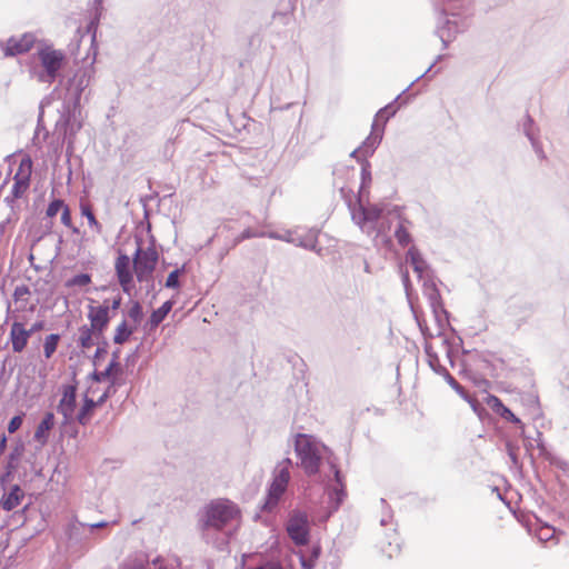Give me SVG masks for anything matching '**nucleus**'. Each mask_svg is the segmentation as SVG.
<instances>
[{
  "instance_id": "nucleus-15",
  "label": "nucleus",
  "mask_w": 569,
  "mask_h": 569,
  "mask_svg": "<svg viewBox=\"0 0 569 569\" xmlns=\"http://www.w3.org/2000/svg\"><path fill=\"white\" fill-rule=\"evenodd\" d=\"M36 42V36L32 33H24L21 37H11L6 43L0 41V47L3 49L6 57H14L28 52Z\"/></svg>"
},
{
  "instance_id": "nucleus-47",
  "label": "nucleus",
  "mask_w": 569,
  "mask_h": 569,
  "mask_svg": "<svg viewBox=\"0 0 569 569\" xmlns=\"http://www.w3.org/2000/svg\"><path fill=\"white\" fill-rule=\"evenodd\" d=\"M29 293H30V290L27 286H24V284L17 286L13 291V298L16 301H19V300L23 299L26 296H28Z\"/></svg>"
},
{
  "instance_id": "nucleus-37",
  "label": "nucleus",
  "mask_w": 569,
  "mask_h": 569,
  "mask_svg": "<svg viewBox=\"0 0 569 569\" xmlns=\"http://www.w3.org/2000/svg\"><path fill=\"white\" fill-rule=\"evenodd\" d=\"M555 535L556 529L547 523L541 525L536 531V536L541 542H548L553 540Z\"/></svg>"
},
{
  "instance_id": "nucleus-13",
  "label": "nucleus",
  "mask_w": 569,
  "mask_h": 569,
  "mask_svg": "<svg viewBox=\"0 0 569 569\" xmlns=\"http://www.w3.org/2000/svg\"><path fill=\"white\" fill-rule=\"evenodd\" d=\"M331 470L333 472V483L328 486L327 493L329 498V508L330 511H337L340 505L343 502L346 498V486L343 482L342 475L340 470L337 468L335 463H330Z\"/></svg>"
},
{
  "instance_id": "nucleus-11",
  "label": "nucleus",
  "mask_w": 569,
  "mask_h": 569,
  "mask_svg": "<svg viewBox=\"0 0 569 569\" xmlns=\"http://www.w3.org/2000/svg\"><path fill=\"white\" fill-rule=\"evenodd\" d=\"M62 397L57 406V411L63 417V425L74 420L77 406V381L61 387Z\"/></svg>"
},
{
  "instance_id": "nucleus-48",
  "label": "nucleus",
  "mask_w": 569,
  "mask_h": 569,
  "mask_svg": "<svg viewBox=\"0 0 569 569\" xmlns=\"http://www.w3.org/2000/svg\"><path fill=\"white\" fill-rule=\"evenodd\" d=\"M90 378L96 381V382H102L107 379H110L111 376L109 375V370H102V371H93L91 375H90Z\"/></svg>"
},
{
  "instance_id": "nucleus-2",
  "label": "nucleus",
  "mask_w": 569,
  "mask_h": 569,
  "mask_svg": "<svg viewBox=\"0 0 569 569\" xmlns=\"http://www.w3.org/2000/svg\"><path fill=\"white\" fill-rule=\"evenodd\" d=\"M91 80V72L88 69H79L66 82L61 81L64 89L63 102L59 109V118L56 121L54 134L63 140L73 137L81 128L78 119V107L81 94L88 88Z\"/></svg>"
},
{
  "instance_id": "nucleus-61",
  "label": "nucleus",
  "mask_w": 569,
  "mask_h": 569,
  "mask_svg": "<svg viewBox=\"0 0 569 569\" xmlns=\"http://www.w3.org/2000/svg\"><path fill=\"white\" fill-rule=\"evenodd\" d=\"M381 526H387L388 523V520L386 518H382L381 521H380Z\"/></svg>"
},
{
  "instance_id": "nucleus-42",
  "label": "nucleus",
  "mask_w": 569,
  "mask_h": 569,
  "mask_svg": "<svg viewBox=\"0 0 569 569\" xmlns=\"http://www.w3.org/2000/svg\"><path fill=\"white\" fill-rule=\"evenodd\" d=\"M64 203L61 199H54L52 200L46 211L47 217L52 218L54 217L61 209L63 210Z\"/></svg>"
},
{
  "instance_id": "nucleus-29",
  "label": "nucleus",
  "mask_w": 569,
  "mask_h": 569,
  "mask_svg": "<svg viewBox=\"0 0 569 569\" xmlns=\"http://www.w3.org/2000/svg\"><path fill=\"white\" fill-rule=\"evenodd\" d=\"M523 132L527 136V138L529 139L535 152L537 153V156L539 158H545V154H543V151H542V147L541 144L539 143L536 134H535V130H533V122H532V119L527 116L526 117V121L523 123Z\"/></svg>"
},
{
  "instance_id": "nucleus-36",
  "label": "nucleus",
  "mask_w": 569,
  "mask_h": 569,
  "mask_svg": "<svg viewBox=\"0 0 569 569\" xmlns=\"http://www.w3.org/2000/svg\"><path fill=\"white\" fill-rule=\"evenodd\" d=\"M408 223H409L408 220H407V222H402L401 224H399L397 222V228L393 231L396 239L398 240L399 244L402 247L409 244L411 241L410 233H409L408 227H407Z\"/></svg>"
},
{
  "instance_id": "nucleus-55",
  "label": "nucleus",
  "mask_w": 569,
  "mask_h": 569,
  "mask_svg": "<svg viewBox=\"0 0 569 569\" xmlns=\"http://www.w3.org/2000/svg\"><path fill=\"white\" fill-rule=\"evenodd\" d=\"M106 353H107L106 347H98L93 355V361L96 362L97 360L103 358Z\"/></svg>"
},
{
  "instance_id": "nucleus-10",
  "label": "nucleus",
  "mask_w": 569,
  "mask_h": 569,
  "mask_svg": "<svg viewBox=\"0 0 569 569\" xmlns=\"http://www.w3.org/2000/svg\"><path fill=\"white\" fill-rule=\"evenodd\" d=\"M287 532L297 546H303L309 538V519L302 511H293L287 522Z\"/></svg>"
},
{
  "instance_id": "nucleus-51",
  "label": "nucleus",
  "mask_w": 569,
  "mask_h": 569,
  "mask_svg": "<svg viewBox=\"0 0 569 569\" xmlns=\"http://www.w3.org/2000/svg\"><path fill=\"white\" fill-rule=\"evenodd\" d=\"M44 328H46V322L43 320H38V321L33 322L31 325V327L29 329H27V331L31 336L36 332L42 331Z\"/></svg>"
},
{
  "instance_id": "nucleus-25",
  "label": "nucleus",
  "mask_w": 569,
  "mask_h": 569,
  "mask_svg": "<svg viewBox=\"0 0 569 569\" xmlns=\"http://www.w3.org/2000/svg\"><path fill=\"white\" fill-rule=\"evenodd\" d=\"M488 405L492 408V410L496 413H498L505 420L510 421L520 428L523 427L521 420L518 417H516L515 413L509 408H507L498 397L491 396L488 401Z\"/></svg>"
},
{
  "instance_id": "nucleus-63",
  "label": "nucleus",
  "mask_w": 569,
  "mask_h": 569,
  "mask_svg": "<svg viewBox=\"0 0 569 569\" xmlns=\"http://www.w3.org/2000/svg\"><path fill=\"white\" fill-rule=\"evenodd\" d=\"M56 91H57V92H60V89H59V88H56ZM58 94H59V97H62V96H61V93H58Z\"/></svg>"
},
{
  "instance_id": "nucleus-56",
  "label": "nucleus",
  "mask_w": 569,
  "mask_h": 569,
  "mask_svg": "<svg viewBox=\"0 0 569 569\" xmlns=\"http://www.w3.org/2000/svg\"><path fill=\"white\" fill-rule=\"evenodd\" d=\"M40 132H41V116L39 117L37 130H36L34 137H33L34 144L40 143Z\"/></svg>"
},
{
  "instance_id": "nucleus-27",
  "label": "nucleus",
  "mask_w": 569,
  "mask_h": 569,
  "mask_svg": "<svg viewBox=\"0 0 569 569\" xmlns=\"http://www.w3.org/2000/svg\"><path fill=\"white\" fill-rule=\"evenodd\" d=\"M321 549L319 546H312L308 551H299L295 553L303 569H313Z\"/></svg>"
},
{
  "instance_id": "nucleus-53",
  "label": "nucleus",
  "mask_w": 569,
  "mask_h": 569,
  "mask_svg": "<svg viewBox=\"0 0 569 569\" xmlns=\"http://www.w3.org/2000/svg\"><path fill=\"white\" fill-rule=\"evenodd\" d=\"M153 569H168V566L164 565V561L161 557H157L152 560Z\"/></svg>"
},
{
  "instance_id": "nucleus-39",
  "label": "nucleus",
  "mask_w": 569,
  "mask_h": 569,
  "mask_svg": "<svg viewBox=\"0 0 569 569\" xmlns=\"http://www.w3.org/2000/svg\"><path fill=\"white\" fill-rule=\"evenodd\" d=\"M128 317L136 323H140L143 317L142 307L138 301H134L128 310Z\"/></svg>"
},
{
  "instance_id": "nucleus-20",
  "label": "nucleus",
  "mask_w": 569,
  "mask_h": 569,
  "mask_svg": "<svg viewBox=\"0 0 569 569\" xmlns=\"http://www.w3.org/2000/svg\"><path fill=\"white\" fill-rule=\"evenodd\" d=\"M292 244L305 248L307 250L318 251L317 243L319 231L317 229H309L302 232L296 230L292 231Z\"/></svg>"
},
{
  "instance_id": "nucleus-57",
  "label": "nucleus",
  "mask_w": 569,
  "mask_h": 569,
  "mask_svg": "<svg viewBox=\"0 0 569 569\" xmlns=\"http://www.w3.org/2000/svg\"><path fill=\"white\" fill-rule=\"evenodd\" d=\"M256 238V232L251 231L250 229H246L239 237V240Z\"/></svg>"
},
{
  "instance_id": "nucleus-4",
  "label": "nucleus",
  "mask_w": 569,
  "mask_h": 569,
  "mask_svg": "<svg viewBox=\"0 0 569 569\" xmlns=\"http://www.w3.org/2000/svg\"><path fill=\"white\" fill-rule=\"evenodd\" d=\"M473 16L472 0H441V13L437 22V34L447 47L458 33L465 32Z\"/></svg>"
},
{
  "instance_id": "nucleus-50",
  "label": "nucleus",
  "mask_w": 569,
  "mask_h": 569,
  "mask_svg": "<svg viewBox=\"0 0 569 569\" xmlns=\"http://www.w3.org/2000/svg\"><path fill=\"white\" fill-rule=\"evenodd\" d=\"M447 382L458 392H462L463 388L458 383V381L448 372V370L442 373Z\"/></svg>"
},
{
  "instance_id": "nucleus-23",
  "label": "nucleus",
  "mask_w": 569,
  "mask_h": 569,
  "mask_svg": "<svg viewBox=\"0 0 569 569\" xmlns=\"http://www.w3.org/2000/svg\"><path fill=\"white\" fill-rule=\"evenodd\" d=\"M353 158H356L358 161L361 162V183H360V190H359V200L353 206L358 207L359 203H361V199L365 196V193L368 192V189L371 184L372 177H371V170H370V163L367 161L368 157H362L360 153L356 154Z\"/></svg>"
},
{
  "instance_id": "nucleus-59",
  "label": "nucleus",
  "mask_w": 569,
  "mask_h": 569,
  "mask_svg": "<svg viewBox=\"0 0 569 569\" xmlns=\"http://www.w3.org/2000/svg\"><path fill=\"white\" fill-rule=\"evenodd\" d=\"M408 280H409V279H408V274H407V273H406V274H403V283H405L406 288H408V284H407V283H408Z\"/></svg>"
},
{
  "instance_id": "nucleus-16",
  "label": "nucleus",
  "mask_w": 569,
  "mask_h": 569,
  "mask_svg": "<svg viewBox=\"0 0 569 569\" xmlns=\"http://www.w3.org/2000/svg\"><path fill=\"white\" fill-rule=\"evenodd\" d=\"M423 295L427 297L430 308L432 309L433 316L438 322L441 321L442 316H447L445 310L440 292L433 281V278L426 279L422 281Z\"/></svg>"
},
{
  "instance_id": "nucleus-38",
  "label": "nucleus",
  "mask_w": 569,
  "mask_h": 569,
  "mask_svg": "<svg viewBox=\"0 0 569 569\" xmlns=\"http://www.w3.org/2000/svg\"><path fill=\"white\" fill-rule=\"evenodd\" d=\"M91 282V276L89 273H79L68 279L66 286L71 287H84Z\"/></svg>"
},
{
  "instance_id": "nucleus-3",
  "label": "nucleus",
  "mask_w": 569,
  "mask_h": 569,
  "mask_svg": "<svg viewBox=\"0 0 569 569\" xmlns=\"http://www.w3.org/2000/svg\"><path fill=\"white\" fill-rule=\"evenodd\" d=\"M348 206L352 221L368 234L377 232V234L389 238V234L397 228V222L399 224L407 222L402 218L401 210L396 206L379 207L378 204L363 206L359 203L356 207L351 206V202Z\"/></svg>"
},
{
  "instance_id": "nucleus-54",
  "label": "nucleus",
  "mask_w": 569,
  "mask_h": 569,
  "mask_svg": "<svg viewBox=\"0 0 569 569\" xmlns=\"http://www.w3.org/2000/svg\"><path fill=\"white\" fill-rule=\"evenodd\" d=\"M109 306H110V311H117L121 306V297L117 296L116 298H113V300L111 302L109 301Z\"/></svg>"
},
{
  "instance_id": "nucleus-34",
  "label": "nucleus",
  "mask_w": 569,
  "mask_h": 569,
  "mask_svg": "<svg viewBox=\"0 0 569 569\" xmlns=\"http://www.w3.org/2000/svg\"><path fill=\"white\" fill-rule=\"evenodd\" d=\"M134 329L136 328H130L127 321L123 320L116 329L113 342L116 345H123L133 333Z\"/></svg>"
},
{
  "instance_id": "nucleus-30",
  "label": "nucleus",
  "mask_w": 569,
  "mask_h": 569,
  "mask_svg": "<svg viewBox=\"0 0 569 569\" xmlns=\"http://www.w3.org/2000/svg\"><path fill=\"white\" fill-rule=\"evenodd\" d=\"M98 406L99 405L97 403V401H94L93 399L86 396L83 399V403H82L80 410L78 411L77 416L74 417V419L80 425L86 426L88 423V421L90 420V416H91L93 409Z\"/></svg>"
},
{
  "instance_id": "nucleus-46",
  "label": "nucleus",
  "mask_w": 569,
  "mask_h": 569,
  "mask_svg": "<svg viewBox=\"0 0 569 569\" xmlns=\"http://www.w3.org/2000/svg\"><path fill=\"white\" fill-rule=\"evenodd\" d=\"M23 418L22 416H14L8 423L9 433L16 432L22 425Z\"/></svg>"
},
{
  "instance_id": "nucleus-49",
  "label": "nucleus",
  "mask_w": 569,
  "mask_h": 569,
  "mask_svg": "<svg viewBox=\"0 0 569 569\" xmlns=\"http://www.w3.org/2000/svg\"><path fill=\"white\" fill-rule=\"evenodd\" d=\"M106 370H109V375L111 376V379L114 378L113 375L121 372V365L118 360L111 359L110 363L106 368Z\"/></svg>"
},
{
  "instance_id": "nucleus-21",
  "label": "nucleus",
  "mask_w": 569,
  "mask_h": 569,
  "mask_svg": "<svg viewBox=\"0 0 569 569\" xmlns=\"http://www.w3.org/2000/svg\"><path fill=\"white\" fill-rule=\"evenodd\" d=\"M56 418L53 412H46L42 420L38 425L33 439L36 442H38L40 446L47 445L49 440V432L54 427Z\"/></svg>"
},
{
  "instance_id": "nucleus-62",
  "label": "nucleus",
  "mask_w": 569,
  "mask_h": 569,
  "mask_svg": "<svg viewBox=\"0 0 569 569\" xmlns=\"http://www.w3.org/2000/svg\"><path fill=\"white\" fill-rule=\"evenodd\" d=\"M47 137H48V131H44L42 139L44 140Z\"/></svg>"
},
{
  "instance_id": "nucleus-24",
  "label": "nucleus",
  "mask_w": 569,
  "mask_h": 569,
  "mask_svg": "<svg viewBox=\"0 0 569 569\" xmlns=\"http://www.w3.org/2000/svg\"><path fill=\"white\" fill-rule=\"evenodd\" d=\"M109 525L107 521H100L97 523L86 525L77 519L72 520L68 526V536L70 540L78 541L82 536V530L88 529L89 532H92L94 529L106 528Z\"/></svg>"
},
{
  "instance_id": "nucleus-18",
  "label": "nucleus",
  "mask_w": 569,
  "mask_h": 569,
  "mask_svg": "<svg viewBox=\"0 0 569 569\" xmlns=\"http://www.w3.org/2000/svg\"><path fill=\"white\" fill-rule=\"evenodd\" d=\"M407 261L412 267L413 271L417 273L419 280L425 281L426 279H431V270L428 263L425 261L420 252L416 248H410L407 253Z\"/></svg>"
},
{
  "instance_id": "nucleus-6",
  "label": "nucleus",
  "mask_w": 569,
  "mask_h": 569,
  "mask_svg": "<svg viewBox=\"0 0 569 569\" xmlns=\"http://www.w3.org/2000/svg\"><path fill=\"white\" fill-rule=\"evenodd\" d=\"M396 109L392 104L381 108L372 122L370 136L362 142V144L351 152V157L361 154L362 157H370L382 140L385 124L390 117L395 116Z\"/></svg>"
},
{
  "instance_id": "nucleus-44",
  "label": "nucleus",
  "mask_w": 569,
  "mask_h": 569,
  "mask_svg": "<svg viewBox=\"0 0 569 569\" xmlns=\"http://www.w3.org/2000/svg\"><path fill=\"white\" fill-rule=\"evenodd\" d=\"M61 222L70 228L72 232L77 233L79 232V229L77 227H73L72 220H71V212L68 206L63 207L62 214H61Z\"/></svg>"
},
{
  "instance_id": "nucleus-41",
  "label": "nucleus",
  "mask_w": 569,
  "mask_h": 569,
  "mask_svg": "<svg viewBox=\"0 0 569 569\" xmlns=\"http://www.w3.org/2000/svg\"><path fill=\"white\" fill-rule=\"evenodd\" d=\"M382 551L389 558L397 556L400 552V542L398 537H395L392 541H389L387 547L383 546Z\"/></svg>"
},
{
  "instance_id": "nucleus-31",
  "label": "nucleus",
  "mask_w": 569,
  "mask_h": 569,
  "mask_svg": "<svg viewBox=\"0 0 569 569\" xmlns=\"http://www.w3.org/2000/svg\"><path fill=\"white\" fill-rule=\"evenodd\" d=\"M425 352L427 356V361L430 368L437 373L442 375L447 371V369L440 363V359L438 353L433 350L432 345L430 342H426Z\"/></svg>"
},
{
  "instance_id": "nucleus-17",
  "label": "nucleus",
  "mask_w": 569,
  "mask_h": 569,
  "mask_svg": "<svg viewBox=\"0 0 569 569\" xmlns=\"http://www.w3.org/2000/svg\"><path fill=\"white\" fill-rule=\"evenodd\" d=\"M116 274L118 281L126 293H129L132 284V271H131V260L124 254L120 253L114 263Z\"/></svg>"
},
{
  "instance_id": "nucleus-45",
  "label": "nucleus",
  "mask_w": 569,
  "mask_h": 569,
  "mask_svg": "<svg viewBox=\"0 0 569 569\" xmlns=\"http://www.w3.org/2000/svg\"><path fill=\"white\" fill-rule=\"evenodd\" d=\"M292 231H286L283 233H279V232H274V231H270L268 233V238L270 239H277V240H282V241H286V242H289L291 243L292 242Z\"/></svg>"
},
{
  "instance_id": "nucleus-43",
  "label": "nucleus",
  "mask_w": 569,
  "mask_h": 569,
  "mask_svg": "<svg viewBox=\"0 0 569 569\" xmlns=\"http://www.w3.org/2000/svg\"><path fill=\"white\" fill-rule=\"evenodd\" d=\"M117 379L116 378H112L111 379V383L109 385V387L106 389V391L99 397V399L97 400V403L99 406H101L102 403H104L107 401L108 398H110L111 396H113L116 393V386H117Z\"/></svg>"
},
{
  "instance_id": "nucleus-32",
  "label": "nucleus",
  "mask_w": 569,
  "mask_h": 569,
  "mask_svg": "<svg viewBox=\"0 0 569 569\" xmlns=\"http://www.w3.org/2000/svg\"><path fill=\"white\" fill-rule=\"evenodd\" d=\"M61 340V336L59 333H51L48 335L43 340V356L46 359H50L54 352L57 351V348L59 346V342Z\"/></svg>"
},
{
  "instance_id": "nucleus-60",
  "label": "nucleus",
  "mask_w": 569,
  "mask_h": 569,
  "mask_svg": "<svg viewBox=\"0 0 569 569\" xmlns=\"http://www.w3.org/2000/svg\"><path fill=\"white\" fill-rule=\"evenodd\" d=\"M112 359H116V360H118V359H119V351H114V352L112 353Z\"/></svg>"
},
{
  "instance_id": "nucleus-26",
  "label": "nucleus",
  "mask_w": 569,
  "mask_h": 569,
  "mask_svg": "<svg viewBox=\"0 0 569 569\" xmlns=\"http://www.w3.org/2000/svg\"><path fill=\"white\" fill-rule=\"evenodd\" d=\"M78 346L86 351L90 349L94 345V338H99L101 335H98V331L90 326L83 325L78 330Z\"/></svg>"
},
{
  "instance_id": "nucleus-22",
  "label": "nucleus",
  "mask_w": 569,
  "mask_h": 569,
  "mask_svg": "<svg viewBox=\"0 0 569 569\" xmlns=\"http://www.w3.org/2000/svg\"><path fill=\"white\" fill-rule=\"evenodd\" d=\"M24 498V492L19 485L11 486L10 490L3 495L0 500V506L6 511H11L17 508L22 499Z\"/></svg>"
},
{
  "instance_id": "nucleus-33",
  "label": "nucleus",
  "mask_w": 569,
  "mask_h": 569,
  "mask_svg": "<svg viewBox=\"0 0 569 569\" xmlns=\"http://www.w3.org/2000/svg\"><path fill=\"white\" fill-rule=\"evenodd\" d=\"M80 212H81V216L87 218L90 228H92L97 233H101L102 226L97 220L90 204L81 202L80 203Z\"/></svg>"
},
{
  "instance_id": "nucleus-52",
  "label": "nucleus",
  "mask_w": 569,
  "mask_h": 569,
  "mask_svg": "<svg viewBox=\"0 0 569 569\" xmlns=\"http://www.w3.org/2000/svg\"><path fill=\"white\" fill-rule=\"evenodd\" d=\"M441 345H442V348L445 349L446 356L449 359L451 366H453L452 349L449 346L448 340L446 338H441Z\"/></svg>"
},
{
  "instance_id": "nucleus-58",
  "label": "nucleus",
  "mask_w": 569,
  "mask_h": 569,
  "mask_svg": "<svg viewBox=\"0 0 569 569\" xmlns=\"http://www.w3.org/2000/svg\"><path fill=\"white\" fill-rule=\"evenodd\" d=\"M268 233L269 232H266V231L256 232V238H264V237L268 238Z\"/></svg>"
},
{
  "instance_id": "nucleus-35",
  "label": "nucleus",
  "mask_w": 569,
  "mask_h": 569,
  "mask_svg": "<svg viewBox=\"0 0 569 569\" xmlns=\"http://www.w3.org/2000/svg\"><path fill=\"white\" fill-rule=\"evenodd\" d=\"M151 569L149 561L143 556L127 559L120 569Z\"/></svg>"
},
{
  "instance_id": "nucleus-1",
  "label": "nucleus",
  "mask_w": 569,
  "mask_h": 569,
  "mask_svg": "<svg viewBox=\"0 0 569 569\" xmlns=\"http://www.w3.org/2000/svg\"><path fill=\"white\" fill-rule=\"evenodd\" d=\"M240 509L227 499L208 503L199 516V528L207 542L223 550L240 525Z\"/></svg>"
},
{
  "instance_id": "nucleus-5",
  "label": "nucleus",
  "mask_w": 569,
  "mask_h": 569,
  "mask_svg": "<svg viewBox=\"0 0 569 569\" xmlns=\"http://www.w3.org/2000/svg\"><path fill=\"white\" fill-rule=\"evenodd\" d=\"M326 447L313 437L298 433L295 439V451L299 465L308 476L318 473Z\"/></svg>"
},
{
  "instance_id": "nucleus-19",
  "label": "nucleus",
  "mask_w": 569,
  "mask_h": 569,
  "mask_svg": "<svg viewBox=\"0 0 569 569\" xmlns=\"http://www.w3.org/2000/svg\"><path fill=\"white\" fill-rule=\"evenodd\" d=\"M30 335L23 323L14 321L10 328V341L13 352L20 353L28 345Z\"/></svg>"
},
{
  "instance_id": "nucleus-14",
  "label": "nucleus",
  "mask_w": 569,
  "mask_h": 569,
  "mask_svg": "<svg viewBox=\"0 0 569 569\" xmlns=\"http://www.w3.org/2000/svg\"><path fill=\"white\" fill-rule=\"evenodd\" d=\"M90 327L98 331V335H102L107 329L110 321V306L109 300L106 299L100 306H88V315H87Z\"/></svg>"
},
{
  "instance_id": "nucleus-28",
  "label": "nucleus",
  "mask_w": 569,
  "mask_h": 569,
  "mask_svg": "<svg viewBox=\"0 0 569 569\" xmlns=\"http://www.w3.org/2000/svg\"><path fill=\"white\" fill-rule=\"evenodd\" d=\"M172 306V301L168 300L163 302L161 307L152 311L148 320V326L150 327V330L156 329L164 320L167 315L171 311Z\"/></svg>"
},
{
  "instance_id": "nucleus-8",
  "label": "nucleus",
  "mask_w": 569,
  "mask_h": 569,
  "mask_svg": "<svg viewBox=\"0 0 569 569\" xmlns=\"http://www.w3.org/2000/svg\"><path fill=\"white\" fill-rule=\"evenodd\" d=\"M38 59L42 67L41 71L34 70L33 73L39 82L52 83L62 67L64 54L60 50L51 47H44L38 50Z\"/></svg>"
},
{
  "instance_id": "nucleus-7",
  "label": "nucleus",
  "mask_w": 569,
  "mask_h": 569,
  "mask_svg": "<svg viewBox=\"0 0 569 569\" xmlns=\"http://www.w3.org/2000/svg\"><path fill=\"white\" fill-rule=\"evenodd\" d=\"M292 467V460L286 458L280 461L273 469L272 481L268 489L266 502L263 505L264 510H272L286 492L288 483L290 481V469Z\"/></svg>"
},
{
  "instance_id": "nucleus-12",
  "label": "nucleus",
  "mask_w": 569,
  "mask_h": 569,
  "mask_svg": "<svg viewBox=\"0 0 569 569\" xmlns=\"http://www.w3.org/2000/svg\"><path fill=\"white\" fill-rule=\"evenodd\" d=\"M32 173V160L30 157H24L19 163V168L13 177V186L11 189V197L20 199L28 191L30 187V178Z\"/></svg>"
},
{
  "instance_id": "nucleus-40",
  "label": "nucleus",
  "mask_w": 569,
  "mask_h": 569,
  "mask_svg": "<svg viewBox=\"0 0 569 569\" xmlns=\"http://www.w3.org/2000/svg\"><path fill=\"white\" fill-rule=\"evenodd\" d=\"M183 271H184V267H182L181 269H174L173 271H171L167 278L166 287L172 288V289L179 288L180 287L179 276Z\"/></svg>"
},
{
  "instance_id": "nucleus-64",
  "label": "nucleus",
  "mask_w": 569,
  "mask_h": 569,
  "mask_svg": "<svg viewBox=\"0 0 569 569\" xmlns=\"http://www.w3.org/2000/svg\"><path fill=\"white\" fill-rule=\"evenodd\" d=\"M431 68H432V66H430V67L428 68V70L426 71V73H428L429 71H431Z\"/></svg>"
},
{
  "instance_id": "nucleus-9",
  "label": "nucleus",
  "mask_w": 569,
  "mask_h": 569,
  "mask_svg": "<svg viewBox=\"0 0 569 569\" xmlns=\"http://www.w3.org/2000/svg\"><path fill=\"white\" fill-rule=\"evenodd\" d=\"M158 261V252L149 247L143 250L138 246L133 257V270L139 282L149 281Z\"/></svg>"
}]
</instances>
